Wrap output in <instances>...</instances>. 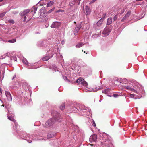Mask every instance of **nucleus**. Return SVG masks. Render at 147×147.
Segmentation results:
<instances>
[{"label": "nucleus", "mask_w": 147, "mask_h": 147, "mask_svg": "<svg viewBox=\"0 0 147 147\" xmlns=\"http://www.w3.org/2000/svg\"><path fill=\"white\" fill-rule=\"evenodd\" d=\"M93 125L94 126V127H96V124L94 122V121L93 122Z\"/></svg>", "instance_id": "72a5a7b5"}, {"label": "nucleus", "mask_w": 147, "mask_h": 147, "mask_svg": "<svg viewBox=\"0 0 147 147\" xmlns=\"http://www.w3.org/2000/svg\"><path fill=\"white\" fill-rule=\"evenodd\" d=\"M118 17L117 15H115L113 18L114 21H115L117 20Z\"/></svg>", "instance_id": "c85d7f7f"}, {"label": "nucleus", "mask_w": 147, "mask_h": 147, "mask_svg": "<svg viewBox=\"0 0 147 147\" xmlns=\"http://www.w3.org/2000/svg\"><path fill=\"white\" fill-rule=\"evenodd\" d=\"M142 3H143V4H144V2H143Z\"/></svg>", "instance_id": "a18cd8bd"}, {"label": "nucleus", "mask_w": 147, "mask_h": 147, "mask_svg": "<svg viewBox=\"0 0 147 147\" xmlns=\"http://www.w3.org/2000/svg\"><path fill=\"white\" fill-rule=\"evenodd\" d=\"M0 92L1 93H2V91L1 89L0 88Z\"/></svg>", "instance_id": "f704fd0d"}, {"label": "nucleus", "mask_w": 147, "mask_h": 147, "mask_svg": "<svg viewBox=\"0 0 147 147\" xmlns=\"http://www.w3.org/2000/svg\"><path fill=\"white\" fill-rule=\"evenodd\" d=\"M16 77V76H14L13 78L12 79V80H13Z\"/></svg>", "instance_id": "c9c22d12"}, {"label": "nucleus", "mask_w": 147, "mask_h": 147, "mask_svg": "<svg viewBox=\"0 0 147 147\" xmlns=\"http://www.w3.org/2000/svg\"><path fill=\"white\" fill-rule=\"evenodd\" d=\"M26 16H24V17L23 21L24 22H25L26 21Z\"/></svg>", "instance_id": "c756f323"}, {"label": "nucleus", "mask_w": 147, "mask_h": 147, "mask_svg": "<svg viewBox=\"0 0 147 147\" xmlns=\"http://www.w3.org/2000/svg\"><path fill=\"white\" fill-rule=\"evenodd\" d=\"M74 34L76 35H77V34H76L75 33H74Z\"/></svg>", "instance_id": "ea45409f"}, {"label": "nucleus", "mask_w": 147, "mask_h": 147, "mask_svg": "<svg viewBox=\"0 0 147 147\" xmlns=\"http://www.w3.org/2000/svg\"><path fill=\"white\" fill-rule=\"evenodd\" d=\"M61 23L60 22H53L51 26L53 27L57 28L59 27L61 25Z\"/></svg>", "instance_id": "39448f33"}, {"label": "nucleus", "mask_w": 147, "mask_h": 147, "mask_svg": "<svg viewBox=\"0 0 147 147\" xmlns=\"http://www.w3.org/2000/svg\"><path fill=\"white\" fill-rule=\"evenodd\" d=\"M84 53H85V51H84Z\"/></svg>", "instance_id": "a19ab883"}, {"label": "nucleus", "mask_w": 147, "mask_h": 147, "mask_svg": "<svg viewBox=\"0 0 147 147\" xmlns=\"http://www.w3.org/2000/svg\"><path fill=\"white\" fill-rule=\"evenodd\" d=\"M54 136V135L51 133H49L47 135V138L48 139H50L52 138Z\"/></svg>", "instance_id": "412c9836"}, {"label": "nucleus", "mask_w": 147, "mask_h": 147, "mask_svg": "<svg viewBox=\"0 0 147 147\" xmlns=\"http://www.w3.org/2000/svg\"><path fill=\"white\" fill-rule=\"evenodd\" d=\"M130 96L131 97H134V95L133 94H131L130 95Z\"/></svg>", "instance_id": "473e14b6"}, {"label": "nucleus", "mask_w": 147, "mask_h": 147, "mask_svg": "<svg viewBox=\"0 0 147 147\" xmlns=\"http://www.w3.org/2000/svg\"><path fill=\"white\" fill-rule=\"evenodd\" d=\"M84 44L82 42H79L76 45V47L77 48H80L83 45H84Z\"/></svg>", "instance_id": "f3484780"}, {"label": "nucleus", "mask_w": 147, "mask_h": 147, "mask_svg": "<svg viewBox=\"0 0 147 147\" xmlns=\"http://www.w3.org/2000/svg\"><path fill=\"white\" fill-rule=\"evenodd\" d=\"M3 0H0V2L2 1Z\"/></svg>", "instance_id": "58836bf2"}, {"label": "nucleus", "mask_w": 147, "mask_h": 147, "mask_svg": "<svg viewBox=\"0 0 147 147\" xmlns=\"http://www.w3.org/2000/svg\"><path fill=\"white\" fill-rule=\"evenodd\" d=\"M65 105L64 103H63L59 107L60 109L61 110H64L65 108Z\"/></svg>", "instance_id": "aec40b11"}, {"label": "nucleus", "mask_w": 147, "mask_h": 147, "mask_svg": "<svg viewBox=\"0 0 147 147\" xmlns=\"http://www.w3.org/2000/svg\"><path fill=\"white\" fill-rule=\"evenodd\" d=\"M82 51H83V50H82Z\"/></svg>", "instance_id": "49530a36"}, {"label": "nucleus", "mask_w": 147, "mask_h": 147, "mask_svg": "<svg viewBox=\"0 0 147 147\" xmlns=\"http://www.w3.org/2000/svg\"><path fill=\"white\" fill-rule=\"evenodd\" d=\"M6 22L7 23H9L13 24H14V22L13 20L10 19L9 20L8 22Z\"/></svg>", "instance_id": "5701e85b"}, {"label": "nucleus", "mask_w": 147, "mask_h": 147, "mask_svg": "<svg viewBox=\"0 0 147 147\" xmlns=\"http://www.w3.org/2000/svg\"><path fill=\"white\" fill-rule=\"evenodd\" d=\"M97 139V136L96 134H94L90 137V140L94 142H96Z\"/></svg>", "instance_id": "9b49d317"}, {"label": "nucleus", "mask_w": 147, "mask_h": 147, "mask_svg": "<svg viewBox=\"0 0 147 147\" xmlns=\"http://www.w3.org/2000/svg\"><path fill=\"white\" fill-rule=\"evenodd\" d=\"M106 13H105L103 14V16H102V18L100 19L97 22V25L98 26H100L101 24H102L103 21V18H104L105 16H106Z\"/></svg>", "instance_id": "1a4fd4ad"}, {"label": "nucleus", "mask_w": 147, "mask_h": 147, "mask_svg": "<svg viewBox=\"0 0 147 147\" xmlns=\"http://www.w3.org/2000/svg\"><path fill=\"white\" fill-rule=\"evenodd\" d=\"M110 90V89H108V88H107V89H105V90H103L102 91V93H107Z\"/></svg>", "instance_id": "b1692460"}, {"label": "nucleus", "mask_w": 147, "mask_h": 147, "mask_svg": "<svg viewBox=\"0 0 147 147\" xmlns=\"http://www.w3.org/2000/svg\"><path fill=\"white\" fill-rule=\"evenodd\" d=\"M111 29L108 26H107L104 29L103 33L105 35H108L111 32Z\"/></svg>", "instance_id": "20e7f679"}, {"label": "nucleus", "mask_w": 147, "mask_h": 147, "mask_svg": "<svg viewBox=\"0 0 147 147\" xmlns=\"http://www.w3.org/2000/svg\"><path fill=\"white\" fill-rule=\"evenodd\" d=\"M74 108L75 109H76V107H75Z\"/></svg>", "instance_id": "37998d69"}, {"label": "nucleus", "mask_w": 147, "mask_h": 147, "mask_svg": "<svg viewBox=\"0 0 147 147\" xmlns=\"http://www.w3.org/2000/svg\"><path fill=\"white\" fill-rule=\"evenodd\" d=\"M51 114L54 118L48 120L45 123V126L46 127H49L55 123V121L60 122L61 120L58 119H61V115L57 112L55 111H53Z\"/></svg>", "instance_id": "f257e3e1"}, {"label": "nucleus", "mask_w": 147, "mask_h": 147, "mask_svg": "<svg viewBox=\"0 0 147 147\" xmlns=\"http://www.w3.org/2000/svg\"><path fill=\"white\" fill-rule=\"evenodd\" d=\"M2 106H4L3 105H2Z\"/></svg>", "instance_id": "c03bdc74"}, {"label": "nucleus", "mask_w": 147, "mask_h": 147, "mask_svg": "<svg viewBox=\"0 0 147 147\" xmlns=\"http://www.w3.org/2000/svg\"><path fill=\"white\" fill-rule=\"evenodd\" d=\"M6 12H4L0 14V18L3 17L6 14Z\"/></svg>", "instance_id": "393cba45"}, {"label": "nucleus", "mask_w": 147, "mask_h": 147, "mask_svg": "<svg viewBox=\"0 0 147 147\" xmlns=\"http://www.w3.org/2000/svg\"><path fill=\"white\" fill-rule=\"evenodd\" d=\"M33 9V11L34 14L36 12V11L37 10V8L36 7H33L32 8Z\"/></svg>", "instance_id": "a878e982"}, {"label": "nucleus", "mask_w": 147, "mask_h": 147, "mask_svg": "<svg viewBox=\"0 0 147 147\" xmlns=\"http://www.w3.org/2000/svg\"><path fill=\"white\" fill-rule=\"evenodd\" d=\"M79 1V2H80V0H75V1H77V2H78Z\"/></svg>", "instance_id": "e433bc0d"}, {"label": "nucleus", "mask_w": 147, "mask_h": 147, "mask_svg": "<svg viewBox=\"0 0 147 147\" xmlns=\"http://www.w3.org/2000/svg\"><path fill=\"white\" fill-rule=\"evenodd\" d=\"M85 11L86 12V14L88 15L90 14L91 11V10L90 7L88 6H86V7Z\"/></svg>", "instance_id": "2eb2a0df"}, {"label": "nucleus", "mask_w": 147, "mask_h": 147, "mask_svg": "<svg viewBox=\"0 0 147 147\" xmlns=\"http://www.w3.org/2000/svg\"><path fill=\"white\" fill-rule=\"evenodd\" d=\"M107 138V135L106 134H102L100 133L99 134V139L103 141L105 140Z\"/></svg>", "instance_id": "6e6552de"}, {"label": "nucleus", "mask_w": 147, "mask_h": 147, "mask_svg": "<svg viewBox=\"0 0 147 147\" xmlns=\"http://www.w3.org/2000/svg\"><path fill=\"white\" fill-rule=\"evenodd\" d=\"M16 41V39H13L12 40H9L8 42L9 43H14Z\"/></svg>", "instance_id": "4be33fe9"}, {"label": "nucleus", "mask_w": 147, "mask_h": 147, "mask_svg": "<svg viewBox=\"0 0 147 147\" xmlns=\"http://www.w3.org/2000/svg\"><path fill=\"white\" fill-rule=\"evenodd\" d=\"M115 98H116V97H117L118 96V94H114L113 95V96Z\"/></svg>", "instance_id": "7c9ffc66"}, {"label": "nucleus", "mask_w": 147, "mask_h": 147, "mask_svg": "<svg viewBox=\"0 0 147 147\" xmlns=\"http://www.w3.org/2000/svg\"><path fill=\"white\" fill-rule=\"evenodd\" d=\"M97 0H92L91 1V2H90V3H94V2H95Z\"/></svg>", "instance_id": "2f4dec72"}, {"label": "nucleus", "mask_w": 147, "mask_h": 147, "mask_svg": "<svg viewBox=\"0 0 147 147\" xmlns=\"http://www.w3.org/2000/svg\"><path fill=\"white\" fill-rule=\"evenodd\" d=\"M1 74V71H0V74Z\"/></svg>", "instance_id": "de8ad7c7"}, {"label": "nucleus", "mask_w": 147, "mask_h": 147, "mask_svg": "<svg viewBox=\"0 0 147 147\" xmlns=\"http://www.w3.org/2000/svg\"><path fill=\"white\" fill-rule=\"evenodd\" d=\"M74 23H76V22H74Z\"/></svg>", "instance_id": "79ce46f5"}, {"label": "nucleus", "mask_w": 147, "mask_h": 147, "mask_svg": "<svg viewBox=\"0 0 147 147\" xmlns=\"http://www.w3.org/2000/svg\"><path fill=\"white\" fill-rule=\"evenodd\" d=\"M54 9V8H53L52 9L49 10L47 12L48 13H50L51 12H52V11H53Z\"/></svg>", "instance_id": "cd10ccee"}, {"label": "nucleus", "mask_w": 147, "mask_h": 147, "mask_svg": "<svg viewBox=\"0 0 147 147\" xmlns=\"http://www.w3.org/2000/svg\"><path fill=\"white\" fill-rule=\"evenodd\" d=\"M32 11L33 10H31L29 9L24 10L23 11L21 12L20 13V15L22 16H23L26 15L28 16L27 14H28L29 13H30V11H31V12H32Z\"/></svg>", "instance_id": "7ed1b4c3"}, {"label": "nucleus", "mask_w": 147, "mask_h": 147, "mask_svg": "<svg viewBox=\"0 0 147 147\" xmlns=\"http://www.w3.org/2000/svg\"><path fill=\"white\" fill-rule=\"evenodd\" d=\"M112 18L111 17L109 18L107 21V25H109L111 24L112 23Z\"/></svg>", "instance_id": "dca6fc26"}, {"label": "nucleus", "mask_w": 147, "mask_h": 147, "mask_svg": "<svg viewBox=\"0 0 147 147\" xmlns=\"http://www.w3.org/2000/svg\"><path fill=\"white\" fill-rule=\"evenodd\" d=\"M5 94L7 99L9 101H11L12 100V98L10 93L7 91H5Z\"/></svg>", "instance_id": "423d86ee"}, {"label": "nucleus", "mask_w": 147, "mask_h": 147, "mask_svg": "<svg viewBox=\"0 0 147 147\" xmlns=\"http://www.w3.org/2000/svg\"><path fill=\"white\" fill-rule=\"evenodd\" d=\"M54 2L52 1H51L48 3L47 5V7H49L54 4Z\"/></svg>", "instance_id": "6ab92c4d"}, {"label": "nucleus", "mask_w": 147, "mask_h": 147, "mask_svg": "<svg viewBox=\"0 0 147 147\" xmlns=\"http://www.w3.org/2000/svg\"><path fill=\"white\" fill-rule=\"evenodd\" d=\"M23 62L26 65H28V62L26 59L23 60Z\"/></svg>", "instance_id": "bb28decb"}, {"label": "nucleus", "mask_w": 147, "mask_h": 147, "mask_svg": "<svg viewBox=\"0 0 147 147\" xmlns=\"http://www.w3.org/2000/svg\"><path fill=\"white\" fill-rule=\"evenodd\" d=\"M71 107H73V108L72 109H74V110H75V109H74V108L73 107V106H71Z\"/></svg>", "instance_id": "4c0bfd02"}, {"label": "nucleus", "mask_w": 147, "mask_h": 147, "mask_svg": "<svg viewBox=\"0 0 147 147\" xmlns=\"http://www.w3.org/2000/svg\"><path fill=\"white\" fill-rule=\"evenodd\" d=\"M124 88L131 91H133L135 93L136 92H137L136 91L134 88L128 86H124Z\"/></svg>", "instance_id": "4468645a"}, {"label": "nucleus", "mask_w": 147, "mask_h": 147, "mask_svg": "<svg viewBox=\"0 0 147 147\" xmlns=\"http://www.w3.org/2000/svg\"><path fill=\"white\" fill-rule=\"evenodd\" d=\"M7 117L8 119L10 120L11 121H13L15 123V124L16 126V121L14 119V117L12 116L11 115H10V114H8Z\"/></svg>", "instance_id": "9d476101"}, {"label": "nucleus", "mask_w": 147, "mask_h": 147, "mask_svg": "<svg viewBox=\"0 0 147 147\" xmlns=\"http://www.w3.org/2000/svg\"><path fill=\"white\" fill-rule=\"evenodd\" d=\"M76 82L78 84H81L85 86H86L87 85V82L82 78L80 77L78 78Z\"/></svg>", "instance_id": "f03ea898"}, {"label": "nucleus", "mask_w": 147, "mask_h": 147, "mask_svg": "<svg viewBox=\"0 0 147 147\" xmlns=\"http://www.w3.org/2000/svg\"><path fill=\"white\" fill-rule=\"evenodd\" d=\"M101 143L102 145L108 146L110 143V141L107 138L105 140L101 142Z\"/></svg>", "instance_id": "0eeeda50"}, {"label": "nucleus", "mask_w": 147, "mask_h": 147, "mask_svg": "<svg viewBox=\"0 0 147 147\" xmlns=\"http://www.w3.org/2000/svg\"><path fill=\"white\" fill-rule=\"evenodd\" d=\"M131 13V11L130 10L128 11L127 13L125 14V16L122 18L121 21H123L125 20H126L127 18L129 16Z\"/></svg>", "instance_id": "f8f14e48"}, {"label": "nucleus", "mask_w": 147, "mask_h": 147, "mask_svg": "<svg viewBox=\"0 0 147 147\" xmlns=\"http://www.w3.org/2000/svg\"><path fill=\"white\" fill-rule=\"evenodd\" d=\"M82 26L81 24H80L78 25H77L76 27L75 28V30H74V32L76 33H77L79 29Z\"/></svg>", "instance_id": "ddd939ff"}, {"label": "nucleus", "mask_w": 147, "mask_h": 147, "mask_svg": "<svg viewBox=\"0 0 147 147\" xmlns=\"http://www.w3.org/2000/svg\"><path fill=\"white\" fill-rule=\"evenodd\" d=\"M51 58L50 57L48 56H46L43 57L42 59V60L45 61H46L48 60Z\"/></svg>", "instance_id": "a211bd4d"}]
</instances>
